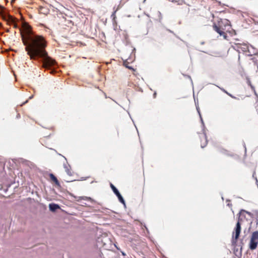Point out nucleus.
<instances>
[{
  "label": "nucleus",
  "mask_w": 258,
  "mask_h": 258,
  "mask_svg": "<svg viewBox=\"0 0 258 258\" xmlns=\"http://www.w3.org/2000/svg\"><path fill=\"white\" fill-rule=\"evenodd\" d=\"M213 28L214 30L216 31L218 34H219L220 36H222L225 39H227V35L225 32L222 31L219 27H218L216 25H214L213 26Z\"/></svg>",
  "instance_id": "nucleus-2"
},
{
  "label": "nucleus",
  "mask_w": 258,
  "mask_h": 258,
  "mask_svg": "<svg viewBox=\"0 0 258 258\" xmlns=\"http://www.w3.org/2000/svg\"><path fill=\"white\" fill-rule=\"evenodd\" d=\"M146 1V0H144V3H145Z\"/></svg>",
  "instance_id": "nucleus-11"
},
{
  "label": "nucleus",
  "mask_w": 258,
  "mask_h": 258,
  "mask_svg": "<svg viewBox=\"0 0 258 258\" xmlns=\"http://www.w3.org/2000/svg\"><path fill=\"white\" fill-rule=\"evenodd\" d=\"M117 197H118V198L120 202H121L123 204H124V201L123 200V199L122 197V196H121V195L120 194V193L119 194V195H117Z\"/></svg>",
  "instance_id": "nucleus-9"
},
{
  "label": "nucleus",
  "mask_w": 258,
  "mask_h": 258,
  "mask_svg": "<svg viewBox=\"0 0 258 258\" xmlns=\"http://www.w3.org/2000/svg\"><path fill=\"white\" fill-rule=\"evenodd\" d=\"M21 34L23 43L26 45V50L31 59H34L37 56L43 57V67L46 69L55 64V60L48 56L45 50L46 42L44 37L32 36L31 27L27 23H23Z\"/></svg>",
  "instance_id": "nucleus-1"
},
{
  "label": "nucleus",
  "mask_w": 258,
  "mask_h": 258,
  "mask_svg": "<svg viewBox=\"0 0 258 258\" xmlns=\"http://www.w3.org/2000/svg\"><path fill=\"white\" fill-rule=\"evenodd\" d=\"M50 178L51 179L55 182V183L56 184H58V180L57 179V178H56V177L53 175L52 174H51L50 175Z\"/></svg>",
  "instance_id": "nucleus-8"
},
{
  "label": "nucleus",
  "mask_w": 258,
  "mask_h": 258,
  "mask_svg": "<svg viewBox=\"0 0 258 258\" xmlns=\"http://www.w3.org/2000/svg\"><path fill=\"white\" fill-rule=\"evenodd\" d=\"M251 238L258 242V231L253 232Z\"/></svg>",
  "instance_id": "nucleus-6"
},
{
  "label": "nucleus",
  "mask_w": 258,
  "mask_h": 258,
  "mask_svg": "<svg viewBox=\"0 0 258 258\" xmlns=\"http://www.w3.org/2000/svg\"><path fill=\"white\" fill-rule=\"evenodd\" d=\"M49 210L51 211L54 212L56 210L59 209V206L58 205H57V204H50L49 205Z\"/></svg>",
  "instance_id": "nucleus-5"
},
{
  "label": "nucleus",
  "mask_w": 258,
  "mask_h": 258,
  "mask_svg": "<svg viewBox=\"0 0 258 258\" xmlns=\"http://www.w3.org/2000/svg\"><path fill=\"white\" fill-rule=\"evenodd\" d=\"M240 231H241L240 224L239 222H238L236 224L235 232L233 233V234H235V240H236L238 239V238L239 237Z\"/></svg>",
  "instance_id": "nucleus-3"
},
{
  "label": "nucleus",
  "mask_w": 258,
  "mask_h": 258,
  "mask_svg": "<svg viewBox=\"0 0 258 258\" xmlns=\"http://www.w3.org/2000/svg\"><path fill=\"white\" fill-rule=\"evenodd\" d=\"M14 1H15V0H12V3H13Z\"/></svg>",
  "instance_id": "nucleus-10"
},
{
  "label": "nucleus",
  "mask_w": 258,
  "mask_h": 258,
  "mask_svg": "<svg viewBox=\"0 0 258 258\" xmlns=\"http://www.w3.org/2000/svg\"><path fill=\"white\" fill-rule=\"evenodd\" d=\"M110 186L112 189V190L113 191V192H114V194L117 196V195H119V192L118 191V190L117 189V188L112 184L111 183L110 184Z\"/></svg>",
  "instance_id": "nucleus-7"
},
{
  "label": "nucleus",
  "mask_w": 258,
  "mask_h": 258,
  "mask_svg": "<svg viewBox=\"0 0 258 258\" xmlns=\"http://www.w3.org/2000/svg\"><path fill=\"white\" fill-rule=\"evenodd\" d=\"M257 244H258V242L257 241L254 240L251 238L250 240L249 245V248L251 250H254V249H256L257 247Z\"/></svg>",
  "instance_id": "nucleus-4"
}]
</instances>
